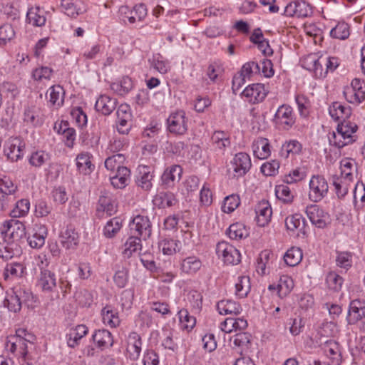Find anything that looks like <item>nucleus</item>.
I'll use <instances>...</instances> for the list:
<instances>
[{"label": "nucleus", "instance_id": "33", "mask_svg": "<svg viewBox=\"0 0 365 365\" xmlns=\"http://www.w3.org/2000/svg\"><path fill=\"white\" fill-rule=\"evenodd\" d=\"M158 247L164 255H172L180 251L181 243L173 239H163L159 242Z\"/></svg>", "mask_w": 365, "mask_h": 365}, {"label": "nucleus", "instance_id": "55", "mask_svg": "<svg viewBox=\"0 0 365 365\" xmlns=\"http://www.w3.org/2000/svg\"><path fill=\"white\" fill-rule=\"evenodd\" d=\"M182 327L187 330L192 329L196 323L193 316L190 315L187 309H181L178 313Z\"/></svg>", "mask_w": 365, "mask_h": 365}, {"label": "nucleus", "instance_id": "2", "mask_svg": "<svg viewBox=\"0 0 365 365\" xmlns=\"http://www.w3.org/2000/svg\"><path fill=\"white\" fill-rule=\"evenodd\" d=\"M0 232L6 243L20 246V242L26 236V227L19 220L11 219L1 225Z\"/></svg>", "mask_w": 365, "mask_h": 365}, {"label": "nucleus", "instance_id": "14", "mask_svg": "<svg viewBox=\"0 0 365 365\" xmlns=\"http://www.w3.org/2000/svg\"><path fill=\"white\" fill-rule=\"evenodd\" d=\"M274 120L277 124L284 125L285 128H291L295 123L292 108L288 105H282L277 110Z\"/></svg>", "mask_w": 365, "mask_h": 365}, {"label": "nucleus", "instance_id": "37", "mask_svg": "<svg viewBox=\"0 0 365 365\" xmlns=\"http://www.w3.org/2000/svg\"><path fill=\"white\" fill-rule=\"evenodd\" d=\"M47 93L49 96V103L53 106H61L63 103L64 90L59 85L51 86Z\"/></svg>", "mask_w": 365, "mask_h": 365}, {"label": "nucleus", "instance_id": "61", "mask_svg": "<svg viewBox=\"0 0 365 365\" xmlns=\"http://www.w3.org/2000/svg\"><path fill=\"white\" fill-rule=\"evenodd\" d=\"M17 190V186L8 177L0 178V192L5 195H14Z\"/></svg>", "mask_w": 365, "mask_h": 365}, {"label": "nucleus", "instance_id": "48", "mask_svg": "<svg viewBox=\"0 0 365 365\" xmlns=\"http://www.w3.org/2000/svg\"><path fill=\"white\" fill-rule=\"evenodd\" d=\"M125 160V158L124 155L121 153L113 155L106 158L105 160V167L107 170L114 172L124 167L122 165Z\"/></svg>", "mask_w": 365, "mask_h": 365}, {"label": "nucleus", "instance_id": "17", "mask_svg": "<svg viewBox=\"0 0 365 365\" xmlns=\"http://www.w3.org/2000/svg\"><path fill=\"white\" fill-rule=\"evenodd\" d=\"M92 340L101 351L113 345L112 334L108 330L104 329L96 330L92 334Z\"/></svg>", "mask_w": 365, "mask_h": 365}, {"label": "nucleus", "instance_id": "35", "mask_svg": "<svg viewBox=\"0 0 365 365\" xmlns=\"http://www.w3.org/2000/svg\"><path fill=\"white\" fill-rule=\"evenodd\" d=\"M202 266V262L195 256H190L184 259L181 264V269L187 274L197 272Z\"/></svg>", "mask_w": 365, "mask_h": 365}, {"label": "nucleus", "instance_id": "38", "mask_svg": "<svg viewBox=\"0 0 365 365\" xmlns=\"http://www.w3.org/2000/svg\"><path fill=\"white\" fill-rule=\"evenodd\" d=\"M302 259V252L299 247H291L284 255V260L286 264L290 267L297 265Z\"/></svg>", "mask_w": 365, "mask_h": 365}, {"label": "nucleus", "instance_id": "1", "mask_svg": "<svg viewBox=\"0 0 365 365\" xmlns=\"http://www.w3.org/2000/svg\"><path fill=\"white\" fill-rule=\"evenodd\" d=\"M358 129L356 123L349 120H344L338 124L336 132H333L329 136V143L339 148H341L356 140L355 134Z\"/></svg>", "mask_w": 365, "mask_h": 365}, {"label": "nucleus", "instance_id": "47", "mask_svg": "<svg viewBox=\"0 0 365 365\" xmlns=\"http://www.w3.org/2000/svg\"><path fill=\"white\" fill-rule=\"evenodd\" d=\"M349 35V26L344 21L339 22L330 31L331 37L341 40L348 38Z\"/></svg>", "mask_w": 365, "mask_h": 365}, {"label": "nucleus", "instance_id": "46", "mask_svg": "<svg viewBox=\"0 0 365 365\" xmlns=\"http://www.w3.org/2000/svg\"><path fill=\"white\" fill-rule=\"evenodd\" d=\"M149 61L151 67L162 74L166 73L170 70L169 62L159 53L154 55Z\"/></svg>", "mask_w": 365, "mask_h": 365}, {"label": "nucleus", "instance_id": "60", "mask_svg": "<svg viewBox=\"0 0 365 365\" xmlns=\"http://www.w3.org/2000/svg\"><path fill=\"white\" fill-rule=\"evenodd\" d=\"M336 262V265L341 268L348 269L351 267L352 255L348 252H337Z\"/></svg>", "mask_w": 365, "mask_h": 365}, {"label": "nucleus", "instance_id": "6", "mask_svg": "<svg viewBox=\"0 0 365 365\" xmlns=\"http://www.w3.org/2000/svg\"><path fill=\"white\" fill-rule=\"evenodd\" d=\"M25 148L26 144L21 138H10L5 143L4 153L8 160L16 162L23 158Z\"/></svg>", "mask_w": 365, "mask_h": 365}, {"label": "nucleus", "instance_id": "54", "mask_svg": "<svg viewBox=\"0 0 365 365\" xmlns=\"http://www.w3.org/2000/svg\"><path fill=\"white\" fill-rule=\"evenodd\" d=\"M302 222L304 226L305 220L302 216L299 214H294L286 217L285 226L288 230L294 232L300 229Z\"/></svg>", "mask_w": 365, "mask_h": 365}, {"label": "nucleus", "instance_id": "21", "mask_svg": "<svg viewBox=\"0 0 365 365\" xmlns=\"http://www.w3.org/2000/svg\"><path fill=\"white\" fill-rule=\"evenodd\" d=\"M47 235V230L45 226H36L33 229V233L27 238L29 245L35 249L41 248L45 243Z\"/></svg>", "mask_w": 365, "mask_h": 365}, {"label": "nucleus", "instance_id": "3", "mask_svg": "<svg viewBox=\"0 0 365 365\" xmlns=\"http://www.w3.org/2000/svg\"><path fill=\"white\" fill-rule=\"evenodd\" d=\"M329 185L322 175H313L309 181V198L314 202L321 201L327 194Z\"/></svg>", "mask_w": 365, "mask_h": 365}, {"label": "nucleus", "instance_id": "56", "mask_svg": "<svg viewBox=\"0 0 365 365\" xmlns=\"http://www.w3.org/2000/svg\"><path fill=\"white\" fill-rule=\"evenodd\" d=\"M5 302L7 303L8 309L11 312H19L22 305L21 292L19 294H18L16 292H14L13 294H10L8 298L6 299Z\"/></svg>", "mask_w": 365, "mask_h": 365}, {"label": "nucleus", "instance_id": "31", "mask_svg": "<svg viewBox=\"0 0 365 365\" xmlns=\"http://www.w3.org/2000/svg\"><path fill=\"white\" fill-rule=\"evenodd\" d=\"M26 21L34 26H42L46 23L43 11L39 7L31 8L26 14Z\"/></svg>", "mask_w": 365, "mask_h": 365}, {"label": "nucleus", "instance_id": "12", "mask_svg": "<svg viewBox=\"0 0 365 365\" xmlns=\"http://www.w3.org/2000/svg\"><path fill=\"white\" fill-rule=\"evenodd\" d=\"M307 216L310 222L318 228H324L327 225L329 216L319 205L312 204L306 207Z\"/></svg>", "mask_w": 365, "mask_h": 365}, {"label": "nucleus", "instance_id": "4", "mask_svg": "<svg viewBox=\"0 0 365 365\" xmlns=\"http://www.w3.org/2000/svg\"><path fill=\"white\" fill-rule=\"evenodd\" d=\"M130 234L145 240L152 233V225L147 216L137 215L129 225Z\"/></svg>", "mask_w": 365, "mask_h": 365}, {"label": "nucleus", "instance_id": "11", "mask_svg": "<svg viewBox=\"0 0 365 365\" xmlns=\"http://www.w3.org/2000/svg\"><path fill=\"white\" fill-rule=\"evenodd\" d=\"M267 91L262 83H253L246 87L242 92V97L246 98L250 103L262 102L267 96Z\"/></svg>", "mask_w": 365, "mask_h": 365}, {"label": "nucleus", "instance_id": "52", "mask_svg": "<svg viewBox=\"0 0 365 365\" xmlns=\"http://www.w3.org/2000/svg\"><path fill=\"white\" fill-rule=\"evenodd\" d=\"M212 141L221 150L230 145V138L223 131H215L212 135Z\"/></svg>", "mask_w": 365, "mask_h": 365}, {"label": "nucleus", "instance_id": "19", "mask_svg": "<svg viewBox=\"0 0 365 365\" xmlns=\"http://www.w3.org/2000/svg\"><path fill=\"white\" fill-rule=\"evenodd\" d=\"M117 106V100L108 96L101 95L96 102L95 108L104 115H110Z\"/></svg>", "mask_w": 365, "mask_h": 365}, {"label": "nucleus", "instance_id": "63", "mask_svg": "<svg viewBox=\"0 0 365 365\" xmlns=\"http://www.w3.org/2000/svg\"><path fill=\"white\" fill-rule=\"evenodd\" d=\"M279 163L276 160L264 163L261 166V172L266 176H274L278 173Z\"/></svg>", "mask_w": 365, "mask_h": 365}, {"label": "nucleus", "instance_id": "45", "mask_svg": "<svg viewBox=\"0 0 365 365\" xmlns=\"http://www.w3.org/2000/svg\"><path fill=\"white\" fill-rule=\"evenodd\" d=\"M251 289L250 279L248 276H242L238 278V282L235 284V294L240 298H244L247 296Z\"/></svg>", "mask_w": 365, "mask_h": 365}, {"label": "nucleus", "instance_id": "27", "mask_svg": "<svg viewBox=\"0 0 365 365\" xmlns=\"http://www.w3.org/2000/svg\"><path fill=\"white\" fill-rule=\"evenodd\" d=\"M324 351L334 365L341 364L342 361L341 354L338 343L332 340L327 341L324 346Z\"/></svg>", "mask_w": 365, "mask_h": 365}, {"label": "nucleus", "instance_id": "62", "mask_svg": "<svg viewBox=\"0 0 365 365\" xmlns=\"http://www.w3.org/2000/svg\"><path fill=\"white\" fill-rule=\"evenodd\" d=\"M76 165L80 172L86 173L92 165L88 153H81L76 157Z\"/></svg>", "mask_w": 365, "mask_h": 365}, {"label": "nucleus", "instance_id": "8", "mask_svg": "<svg viewBox=\"0 0 365 365\" xmlns=\"http://www.w3.org/2000/svg\"><path fill=\"white\" fill-rule=\"evenodd\" d=\"M233 176L240 178L248 173L252 167L250 156L244 152L237 153L231 161Z\"/></svg>", "mask_w": 365, "mask_h": 365}, {"label": "nucleus", "instance_id": "18", "mask_svg": "<svg viewBox=\"0 0 365 365\" xmlns=\"http://www.w3.org/2000/svg\"><path fill=\"white\" fill-rule=\"evenodd\" d=\"M142 341L140 335L136 332H131L128 336L127 352L131 360L138 359L141 352Z\"/></svg>", "mask_w": 365, "mask_h": 365}, {"label": "nucleus", "instance_id": "5", "mask_svg": "<svg viewBox=\"0 0 365 365\" xmlns=\"http://www.w3.org/2000/svg\"><path fill=\"white\" fill-rule=\"evenodd\" d=\"M187 120L184 110L172 113L167 119L168 131L175 135H184L187 130Z\"/></svg>", "mask_w": 365, "mask_h": 365}, {"label": "nucleus", "instance_id": "50", "mask_svg": "<svg viewBox=\"0 0 365 365\" xmlns=\"http://www.w3.org/2000/svg\"><path fill=\"white\" fill-rule=\"evenodd\" d=\"M30 202L26 199L16 202L15 207L11 211L12 217L17 218L25 216L29 211Z\"/></svg>", "mask_w": 365, "mask_h": 365}, {"label": "nucleus", "instance_id": "49", "mask_svg": "<svg viewBox=\"0 0 365 365\" xmlns=\"http://www.w3.org/2000/svg\"><path fill=\"white\" fill-rule=\"evenodd\" d=\"M50 159L49 154L43 151L38 150L31 153L29 159V163L31 166L40 168Z\"/></svg>", "mask_w": 365, "mask_h": 365}, {"label": "nucleus", "instance_id": "42", "mask_svg": "<svg viewBox=\"0 0 365 365\" xmlns=\"http://www.w3.org/2000/svg\"><path fill=\"white\" fill-rule=\"evenodd\" d=\"M20 253V246L6 243L4 241L0 242V257L9 260Z\"/></svg>", "mask_w": 365, "mask_h": 365}, {"label": "nucleus", "instance_id": "24", "mask_svg": "<svg viewBox=\"0 0 365 365\" xmlns=\"http://www.w3.org/2000/svg\"><path fill=\"white\" fill-rule=\"evenodd\" d=\"M217 309L220 314H240L242 310L241 305L237 302L227 299L221 300L217 304Z\"/></svg>", "mask_w": 365, "mask_h": 365}, {"label": "nucleus", "instance_id": "41", "mask_svg": "<svg viewBox=\"0 0 365 365\" xmlns=\"http://www.w3.org/2000/svg\"><path fill=\"white\" fill-rule=\"evenodd\" d=\"M227 235L232 240H241L246 238L249 232L243 224L237 222L229 227Z\"/></svg>", "mask_w": 365, "mask_h": 365}, {"label": "nucleus", "instance_id": "53", "mask_svg": "<svg viewBox=\"0 0 365 365\" xmlns=\"http://www.w3.org/2000/svg\"><path fill=\"white\" fill-rule=\"evenodd\" d=\"M277 197L285 203H290L293 201L294 195L292 194L289 187L287 185H279L275 187Z\"/></svg>", "mask_w": 365, "mask_h": 365}, {"label": "nucleus", "instance_id": "23", "mask_svg": "<svg viewBox=\"0 0 365 365\" xmlns=\"http://www.w3.org/2000/svg\"><path fill=\"white\" fill-rule=\"evenodd\" d=\"M329 113L335 120H342L341 122H344L351 115V108L343 106L341 103L334 102L329 106Z\"/></svg>", "mask_w": 365, "mask_h": 365}, {"label": "nucleus", "instance_id": "44", "mask_svg": "<svg viewBox=\"0 0 365 365\" xmlns=\"http://www.w3.org/2000/svg\"><path fill=\"white\" fill-rule=\"evenodd\" d=\"M271 154L270 145L267 138H261L257 142L254 155L259 159H266Z\"/></svg>", "mask_w": 365, "mask_h": 365}, {"label": "nucleus", "instance_id": "36", "mask_svg": "<svg viewBox=\"0 0 365 365\" xmlns=\"http://www.w3.org/2000/svg\"><path fill=\"white\" fill-rule=\"evenodd\" d=\"M103 322L111 327H116L120 324L118 312L110 306H106L101 311Z\"/></svg>", "mask_w": 365, "mask_h": 365}, {"label": "nucleus", "instance_id": "20", "mask_svg": "<svg viewBox=\"0 0 365 365\" xmlns=\"http://www.w3.org/2000/svg\"><path fill=\"white\" fill-rule=\"evenodd\" d=\"M115 171V175L110 176L112 185L118 189L124 188L130 181V170L127 167H123Z\"/></svg>", "mask_w": 365, "mask_h": 365}, {"label": "nucleus", "instance_id": "29", "mask_svg": "<svg viewBox=\"0 0 365 365\" xmlns=\"http://www.w3.org/2000/svg\"><path fill=\"white\" fill-rule=\"evenodd\" d=\"M38 284L43 291L51 292L56 285L55 274L49 270L42 269Z\"/></svg>", "mask_w": 365, "mask_h": 365}, {"label": "nucleus", "instance_id": "34", "mask_svg": "<svg viewBox=\"0 0 365 365\" xmlns=\"http://www.w3.org/2000/svg\"><path fill=\"white\" fill-rule=\"evenodd\" d=\"M331 180L338 197H344L348 193L349 188L352 182L346 180L343 178L337 175H333Z\"/></svg>", "mask_w": 365, "mask_h": 365}, {"label": "nucleus", "instance_id": "30", "mask_svg": "<svg viewBox=\"0 0 365 365\" xmlns=\"http://www.w3.org/2000/svg\"><path fill=\"white\" fill-rule=\"evenodd\" d=\"M154 203L160 208L170 207L177 203V199L170 192H160L154 197Z\"/></svg>", "mask_w": 365, "mask_h": 365}, {"label": "nucleus", "instance_id": "16", "mask_svg": "<svg viewBox=\"0 0 365 365\" xmlns=\"http://www.w3.org/2000/svg\"><path fill=\"white\" fill-rule=\"evenodd\" d=\"M341 175L346 180L354 181L357 178L358 165L351 158H344L340 161Z\"/></svg>", "mask_w": 365, "mask_h": 365}, {"label": "nucleus", "instance_id": "10", "mask_svg": "<svg viewBox=\"0 0 365 365\" xmlns=\"http://www.w3.org/2000/svg\"><path fill=\"white\" fill-rule=\"evenodd\" d=\"M284 14L287 16L304 18L312 14V6L304 0H297L287 5Z\"/></svg>", "mask_w": 365, "mask_h": 365}, {"label": "nucleus", "instance_id": "32", "mask_svg": "<svg viewBox=\"0 0 365 365\" xmlns=\"http://www.w3.org/2000/svg\"><path fill=\"white\" fill-rule=\"evenodd\" d=\"M141 238L134 235H131L128 237L124 245L125 248L123 252L124 257L129 258L133 253L141 250Z\"/></svg>", "mask_w": 365, "mask_h": 365}, {"label": "nucleus", "instance_id": "43", "mask_svg": "<svg viewBox=\"0 0 365 365\" xmlns=\"http://www.w3.org/2000/svg\"><path fill=\"white\" fill-rule=\"evenodd\" d=\"M301 150V143L296 140H292L282 145L280 155L284 158H287L290 154L295 155L299 153Z\"/></svg>", "mask_w": 365, "mask_h": 365}, {"label": "nucleus", "instance_id": "9", "mask_svg": "<svg viewBox=\"0 0 365 365\" xmlns=\"http://www.w3.org/2000/svg\"><path fill=\"white\" fill-rule=\"evenodd\" d=\"M365 319V301L352 300L349 306L346 322L349 325H354Z\"/></svg>", "mask_w": 365, "mask_h": 365}, {"label": "nucleus", "instance_id": "59", "mask_svg": "<svg viewBox=\"0 0 365 365\" xmlns=\"http://www.w3.org/2000/svg\"><path fill=\"white\" fill-rule=\"evenodd\" d=\"M245 78H250L252 74L260 73V66L255 61H249L245 63L239 71Z\"/></svg>", "mask_w": 365, "mask_h": 365}, {"label": "nucleus", "instance_id": "64", "mask_svg": "<svg viewBox=\"0 0 365 365\" xmlns=\"http://www.w3.org/2000/svg\"><path fill=\"white\" fill-rule=\"evenodd\" d=\"M270 252L269 250H264L261 252L257 259V272L260 274H265L266 264L269 259Z\"/></svg>", "mask_w": 365, "mask_h": 365}, {"label": "nucleus", "instance_id": "39", "mask_svg": "<svg viewBox=\"0 0 365 365\" xmlns=\"http://www.w3.org/2000/svg\"><path fill=\"white\" fill-rule=\"evenodd\" d=\"M294 287L293 279L287 276L282 275L280 277L277 284V294L280 298L286 297L290 293Z\"/></svg>", "mask_w": 365, "mask_h": 365}, {"label": "nucleus", "instance_id": "25", "mask_svg": "<svg viewBox=\"0 0 365 365\" xmlns=\"http://www.w3.org/2000/svg\"><path fill=\"white\" fill-rule=\"evenodd\" d=\"M139 177L136 180L137 185L145 190H150L153 186V175L148 166H139Z\"/></svg>", "mask_w": 365, "mask_h": 365}, {"label": "nucleus", "instance_id": "13", "mask_svg": "<svg viewBox=\"0 0 365 365\" xmlns=\"http://www.w3.org/2000/svg\"><path fill=\"white\" fill-rule=\"evenodd\" d=\"M182 173V168L178 165H173L167 168L162 176L160 185L163 189H169L175 185V181H179Z\"/></svg>", "mask_w": 365, "mask_h": 365}, {"label": "nucleus", "instance_id": "58", "mask_svg": "<svg viewBox=\"0 0 365 365\" xmlns=\"http://www.w3.org/2000/svg\"><path fill=\"white\" fill-rule=\"evenodd\" d=\"M326 282L330 289L339 291L343 284V278L335 272H329L326 277Z\"/></svg>", "mask_w": 365, "mask_h": 365}, {"label": "nucleus", "instance_id": "57", "mask_svg": "<svg viewBox=\"0 0 365 365\" xmlns=\"http://www.w3.org/2000/svg\"><path fill=\"white\" fill-rule=\"evenodd\" d=\"M240 201L238 195H231L225 198L222 210L224 212L230 213L240 205Z\"/></svg>", "mask_w": 365, "mask_h": 365}, {"label": "nucleus", "instance_id": "51", "mask_svg": "<svg viewBox=\"0 0 365 365\" xmlns=\"http://www.w3.org/2000/svg\"><path fill=\"white\" fill-rule=\"evenodd\" d=\"M121 222L120 219L114 217L110 220L104 227L103 234L108 238H112L120 230Z\"/></svg>", "mask_w": 365, "mask_h": 365}, {"label": "nucleus", "instance_id": "26", "mask_svg": "<svg viewBox=\"0 0 365 365\" xmlns=\"http://www.w3.org/2000/svg\"><path fill=\"white\" fill-rule=\"evenodd\" d=\"M88 329L84 324H79L71 330L67 335V344L69 347L74 348L78 344L80 340L88 334Z\"/></svg>", "mask_w": 365, "mask_h": 365}, {"label": "nucleus", "instance_id": "28", "mask_svg": "<svg viewBox=\"0 0 365 365\" xmlns=\"http://www.w3.org/2000/svg\"><path fill=\"white\" fill-rule=\"evenodd\" d=\"M116 210V205L113 197L108 192L103 193L98 200L97 211L106 212L108 215H112Z\"/></svg>", "mask_w": 365, "mask_h": 365}, {"label": "nucleus", "instance_id": "15", "mask_svg": "<svg viewBox=\"0 0 365 365\" xmlns=\"http://www.w3.org/2000/svg\"><path fill=\"white\" fill-rule=\"evenodd\" d=\"M257 223L260 227L267 225L271 220L272 210L267 200H262L255 207Z\"/></svg>", "mask_w": 365, "mask_h": 365}, {"label": "nucleus", "instance_id": "7", "mask_svg": "<svg viewBox=\"0 0 365 365\" xmlns=\"http://www.w3.org/2000/svg\"><path fill=\"white\" fill-rule=\"evenodd\" d=\"M216 253L226 264H237L240 262V252L227 242L222 241L217 243Z\"/></svg>", "mask_w": 365, "mask_h": 365}, {"label": "nucleus", "instance_id": "40", "mask_svg": "<svg viewBox=\"0 0 365 365\" xmlns=\"http://www.w3.org/2000/svg\"><path fill=\"white\" fill-rule=\"evenodd\" d=\"M110 87L118 94L123 96L132 90L133 83L130 77L124 76L120 82L113 83Z\"/></svg>", "mask_w": 365, "mask_h": 365}, {"label": "nucleus", "instance_id": "22", "mask_svg": "<svg viewBox=\"0 0 365 365\" xmlns=\"http://www.w3.org/2000/svg\"><path fill=\"white\" fill-rule=\"evenodd\" d=\"M60 242L66 250H73L78 244V235L74 229L67 227L60 236Z\"/></svg>", "mask_w": 365, "mask_h": 365}]
</instances>
